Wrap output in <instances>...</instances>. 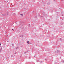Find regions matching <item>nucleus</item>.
I'll return each instance as SVG.
<instances>
[{
  "mask_svg": "<svg viewBox=\"0 0 64 64\" xmlns=\"http://www.w3.org/2000/svg\"><path fill=\"white\" fill-rule=\"evenodd\" d=\"M20 15L22 17H23V14H20Z\"/></svg>",
  "mask_w": 64,
  "mask_h": 64,
  "instance_id": "nucleus-1",
  "label": "nucleus"
},
{
  "mask_svg": "<svg viewBox=\"0 0 64 64\" xmlns=\"http://www.w3.org/2000/svg\"><path fill=\"white\" fill-rule=\"evenodd\" d=\"M27 43H28V44H29L30 43V42H29V41H28L27 42Z\"/></svg>",
  "mask_w": 64,
  "mask_h": 64,
  "instance_id": "nucleus-2",
  "label": "nucleus"
},
{
  "mask_svg": "<svg viewBox=\"0 0 64 64\" xmlns=\"http://www.w3.org/2000/svg\"><path fill=\"white\" fill-rule=\"evenodd\" d=\"M58 53H60V50H58Z\"/></svg>",
  "mask_w": 64,
  "mask_h": 64,
  "instance_id": "nucleus-3",
  "label": "nucleus"
},
{
  "mask_svg": "<svg viewBox=\"0 0 64 64\" xmlns=\"http://www.w3.org/2000/svg\"><path fill=\"white\" fill-rule=\"evenodd\" d=\"M28 52V51H27V52H25L24 53V54H26V53H27V52Z\"/></svg>",
  "mask_w": 64,
  "mask_h": 64,
  "instance_id": "nucleus-4",
  "label": "nucleus"
},
{
  "mask_svg": "<svg viewBox=\"0 0 64 64\" xmlns=\"http://www.w3.org/2000/svg\"><path fill=\"white\" fill-rule=\"evenodd\" d=\"M60 41H62V39L61 38H60Z\"/></svg>",
  "mask_w": 64,
  "mask_h": 64,
  "instance_id": "nucleus-5",
  "label": "nucleus"
},
{
  "mask_svg": "<svg viewBox=\"0 0 64 64\" xmlns=\"http://www.w3.org/2000/svg\"><path fill=\"white\" fill-rule=\"evenodd\" d=\"M5 15L4 14H2V16H5Z\"/></svg>",
  "mask_w": 64,
  "mask_h": 64,
  "instance_id": "nucleus-6",
  "label": "nucleus"
},
{
  "mask_svg": "<svg viewBox=\"0 0 64 64\" xmlns=\"http://www.w3.org/2000/svg\"><path fill=\"white\" fill-rule=\"evenodd\" d=\"M42 17H43V16H41L40 17V18H42Z\"/></svg>",
  "mask_w": 64,
  "mask_h": 64,
  "instance_id": "nucleus-7",
  "label": "nucleus"
},
{
  "mask_svg": "<svg viewBox=\"0 0 64 64\" xmlns=\"http://www.w3.org/2000/svg\"><path fill=\"white\" fill-rule=\"evenodd\" d=\"M37 16H35V18H37Z\"/></svg>",
  "mask_w": 64,
  "mask_h": 64,
  "instance_id": "nucleus-8",
  "label": "nucleus"
},
{
  "mask_svg": "<svg viewBox=\"0 0 64 64\" xmlns=\"http://www.w3.org/2000/svg\"><path fill=\"white\" fill-rule=\"evenodd\" d=\"M2 51V50H1L0 51V53H1V52Z\"/></svg>",
  "mask_w": 64,
  "mask_h": 64,
  "instance_id": "nucleus-9",
  "label": "nucleus"
},
{
  "mask_svg": "<svg viewBox=\"0 0 64 64\" xmlns=\"http://www.w3.org/2000/svg\"><path fill=\"white\" fill-rule=\"evenodd\" d=\"M24 36H20V37H23Z\"/></svg>",
  "mask_w": 64,
  "mask_h": 64,
  "instance_id": "nucleus-10",
  "label": "nucleus"
},
{
  "mask_svg": "<svg viewBox=\"0 0 64 64\" xmlns=\"http://www.w3.org/2000/svg\"><path fill=\"white\" fill-rule=\"evenodd\" d=\"M12 46H14V44H12Z\"/></svg>",
  "mask_w": 64,
  "mask_h": 64,
  "instance_id": "nucleus-11",
  "label": "nucleus"
},
{
  "mask_svg": "<svg viewBox=\"0 0 64 64\" xmlns=\"http://www.w3.org/2000/svg\"><path fill=\"white\" fill-rule=\"evenodd\" d=\"M61 24L62 25H63V23H62Z\"/></svg>",
  "mask_w": 64,
  "mask_h": 64,
  "instance_id": "nucleus-12",
  "label": "nucleus"
},
{
  "mask_svg": "<svg viewBox=\"0 0 64 64\" xmlns=\"http://www.w3.org/2000/svg\"><path fill=\"white\" fill-rule=\"evenodd\" d=\"M18 48H16V49H18Z\"/></svg>",
  "mask_w": 64,
  "mask_h": 64,
  "instance_id": "nucleus-13",
  "label": "nucleus"
},
{
  "mask_svg": "<svg viewBox=\"0 0 64 64\" xmlns=\"http://www.w3.org/2000/svg\"><path fill=\"white\" fill-rule=\"evenodd\" d=\"M11 57H13V56H11Z\"/></svg>",
  "mask_w": 64,
  "mask_h": 64,
  "instance_id": "nucleus-14",
  "label": "nucleus"
},
{
  "mask_svg": "<svg viewBox=\"0 0 64 64\" xmlns=\"http://www.w3.org/2000/svg\"><path fill=\"white\" fill-rule=\"evenodd\" d=\"M1 50H2V48H1Z\"/></svg>",
  "mask_w": 64,
  "mask_h": 64,
  "instance_id": "nucleus-15",
  "label": "nucleus"
},
{
  "mask_svg": "<svg viewBox=\"0 0 64 64\" xmlns=\"http://www.w3.org/2000/svg\"><path fill=\"white\" fill-rule=\"evenodd\" d=\"M29 26H30V24H29Z\"/></svg>",
  "mask_w": 64,
  "mask_h": 64,
  "instance_id": "nucleus-16",
  "label": "nucleus"
},
{
  "mask_svg": "<svg viewBox=\"0 0 64 64\" xmlns=\"http://www.w3.org/2000/svg\"><path fill=\"white\" fill-rule=\"evenodd\" d=\"M62 62H63L64 63V61H62Z\"/></svg>",
  "mask_w": 64,
  "mask_h": 64,
  "instance_id": "nucleus-17",
  "label": "nucleus"
},
{
  "mask_svg": "<svg viewBox=\"0 0 64 64\" xmlns=\"http://www.w3.org/2000/svg\"><path fill=\"white\" fill-rule=\"evenodd\" d=\"M0 46H1V44H0Z\"/></svg>",
  "mask_w": 64,
  "mask_h": 64,
  "instance_id": "nucleus-18",
  "label": "nucleus"
},
{
  "mask_svg": "<svg viewBox=\"0 0 64 64\" xmlns=\"http://www.w3.org/2000/svg\"><path fill=\"white\" fill-rule=\"evenodd\" d=\"M39 16H40V14H39Z\"/></svg>",
  "mask_w": 64,
  "mask_h": 64,
  "instance_id": "nucleus-19",
  "label": "nucleus"
},
{
  "mask_svg": "<svg viewBox=\"0 0 64 64\" xmlns=\"http://www.w3.org/2000/svg\"><path fill=\"white\" fill-rule=\"evenodd\" d=\"M7 14L8 15V14Z\"/></svg>",
  "mask_w": 64,
  "mask_h": 64,
  "instance_id": "nucleus-20",
  "label": "nucleus"
},
{
  "mask_svg": "<svg viewBox=\"0 0 64 64\" xmlns=\"http://www.w3.org/2000/svg\"><path fill=\"white\" fill-rule=\"evenodd\" d=\"M7 42H9V41H7Z\"/></svg>",
  "mask_w": 64,
  "mask_h": 64,
  "instance_id": "nucleus-21",
  "label": "nucleus"
},
{
  "mask_svg": "<svg viewBox=\"0 0 64 64\" xmlns=\"http://www.w3.org/2000/svg\"><path fill=\"white\" fill-rule=\"evenodd\" d=\"M14 54H16V53H15Z\"/></svg>",
  "mask_w": 64,
  "mask_h": 64,
  "instance_id": "nucleus-22",
  "label": "nucleus"
},
{
  "mask_svg": "<svg viewBox=\"0 0 64 64\" xmlns=\"http://www.w3.org/2000/svg\"><path fill=\"white\" fill-rule=\"evenodd\" d=\"M12 30H13V29H12Z\"/></svg>",
  "mask_w": 64,
  "mask_h": 64,
  "instance_id": "nucleus-23",
  "label": "nucleus"
},
{
  "mask_svg": "<svg viewBox=\"0 0 64 64\" xmlns=\"http://www.w3.org/2000/svg\"><path fill=\"white\" fill-rule=\"evenodd\" d=\"M56 53V52H55Z\"/></svg>",
  "mask_w": 64,
  "mask_h": 64,
  "instance_id": "nucleus-24",
  "label": "nucleus"
},
{
  "mask_svg": "<svg viewBox=\"0 0 64 64\" xmlns=\"http://www.w3.org/2000/svg\"><path fill=\"white\" fill-rule=\"evenodd\" d=\"M46 60V59H45V60Z\"/></svg>",
  "mask_w": 64,
  "mask_h": 64,
  "instance_id": "nucleus-25",
  "label": "nucleus"
},
{
  "mask_svg": "<svg viewBox=\"0 0 64 64\" xmlns=\"http://www.w3.org/2000/svg\"><path fill=\"white\" fill-rule=\"evenodd\" d=\"M34 57H35V56H34Z\"/></svg>",
  "mask_w": 64,
  "mask_h": 64,
  "instance_id": "nucleus-26",
  "label": "nucleus"
}]
</instances>
